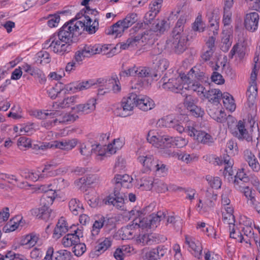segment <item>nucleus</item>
I'll return each instance as SVG.
<instances>
[{"label":"nucleus","mask_w":260,"mask_h":260,"mask_svg":"<svg viewBox=\"0 0 260 260\" xmlns=\"http://www.w3.org/2000/svg\"><path fill=\"white\" fill-rule=\"evenodd\" d=\"M147 217L150 229H155L161 220L166 218V214L163 211H159L156 214L153 213Z\"/></svg>","instance_id":"nucleus-35"},{"label":"nucleus","mask_w":260,"mask_h":260,"mask_svg":"<svg viewBox=\"0 0 260 260\" xmlns=\"http://www.w3.org/2000/svg\"><path fill=\"white\" fill-rule=\"evenodd\" d=\"M186 132L189 136L204 144L211 145L214 142L213 138L209 134L197 129L192 122L189 123L187 126Z\"/></svg>","instance_id":"nucleus-10"},{"label":"nucleus","mask_w":260,"mask_h":260,"mask_svg":"<svg viewBox=\"0 0 260 260\" xmlns=\"http://www.w3.org/2000/svg\"><path fill=\"white\" fill-rule=\"evenodd\" d=\"M21 222V220L14 218L8 222L4 227V231L6 233L13 232L19 227Z\"/></svg>","instance_id":"nucleus-51"},{"label":"nucleus","mask_w":260,"mask_h":260,"mask_svg":"<svg viewBox=\"0 0 260 260\" xmlns=\"http://www.w3.org/2000/svg\"><path fill=\"white\" fill-rule=\"evenodd\" d=\"M112 244V239L110 237L102 238L98 240V244L95 247L94 252L96 255L104 252L107 250Z\"/></svg>","instance_id":"nucleus-30"},{"label":"nucleus","mask_w":260,"mask_h":260,"mask_svg":"<svg viewBox=\"0 0 260 260\" xmlns=\"http://www.w3.org/2000/svg\"><path fill=\"white\" fill-rule=\"evenodd\" d=\"M128 215L129 218H134L133 222L135 226L142 229H150L148 217H143L144 214L142 211L137 209L132 210L128 212Z\"/></svg>","instance_id":"nucleus-16"},{"label":"nucleus","mask_w":260,"mask_h":260,"mask_svg":"<svg viewBox=\"0 0 260 260\" xmlns=\"http://www.w3.org/2000/svg\"><path fill=\"white\" fill-rule=\"evenodd\" d=\"M62 115L64 124L72 123L79 118L77 114L70 112H62Z\"/></svg>","instance_id":"nucleus-58"},{"label":"nucleus","mask_w":260,"mask_h":260,"mask_svg":"<svg viewBox=\"0 0 260 260\" xmlns=\"http://www.w3.org/2000/svg\"><path fill=\"white\" fill-rule=\"evenodd\" d=\"M166 153L170 156L175 157L178 158L186 163L191 162L194 157L193 155H190L186 153H179L177 152L173 151L172 152L170 150L167 151Z\"/></svg>","instance_id":"nucleus-44"},{"label":"nucleus","mask_w":260,"mask_h":260,"mask_svg":"<svg viewBox=\"0 0 260 260\" xmlns=\"http://www.w3.org/2000/svg\"><path fill=\"white\" fill-rule=\"evenodd\" d=\"M39 235L35 233H31L21 237L20 244L22 246H26L30 248L34 246L39 240Z\"/></svg>","instance_id":"nucleus-32"},{"label":"nucleus","mask_w":260,"mask_h":260,"mask_svg":"<svg viewBox=\"0 0 260 260\" xmlns=\"http://www.w3.org/2000/svg\"><path fill=\"white\" fill-rule=\"evenodd\" d=\"M211 116L215 120L220 123L224 122L226 119V114L221 110L212 114Z\"/></svg>","instance_id":"nucleus-61"},{"label":"nucleus","mask_w":260,"mask_h":260,"mask_svg":"<svg viewBox=\"0 0 260 260\" xmlns=\"http://www.w3.org/2000/svg\"><path fill=\"white\" fill-rule=\"evenodd\" d=\"M232 134L239 139H245L247 141L252 140L251 137L245 128L244 122L240 120L236 125L235 127H230Z\"/></svg>","instance_id":"nucleus-19"},{"label":"nucleus","mask_w":260,"mask_h":260,"mask_svg":"<svg viewBox=\"0 0 260 260\" xmlns=\"http://www.w3.org/2000/svg\"><path fill=\"white\" fill-rule=\"evenodd\" d=\"M259 16L256 12L247 14L244 21L245 28L251 31H254L257 28Z\"/></svg>","instance_id":"nucleus-22"},{"label":"nucleus","mask_w":260,"mask_h":260,"mask_svg":"<svg viewBox=\"0 0 260 260\" xmlns=\"http://www.w3.org/2000/svg\"><path fill=\"white\" fill-rule=\"evenodd\" d=\"M52 117L50 118H55V119L51 121V125H52V123L54 125L57 124H64L62 112H54V111H52Z\"/></svg>","instance_id":"nucleus-60"},{"label":"nucleus","mask_w":260,"mask_h":260,"mask_svg":"<svg viewBox=\"0 0 260 260\" xmlns=\"http://www.w3.org/2000/svg\"><path fill=\"white\" fill-rule=\"evenodd\" d=\"M44 206V212L42 214V217L41 219L45 220L52 219L55 216V213L52 210L49 208V205H43Z\"/></svg>","instance_id":"nucleus-62"},{"label":"nucleus","mask_w":260,"mask_h":260,"mask_svg":"<svg viewBox=\"0 0 260 260\" xmlns=\"http://www.w3.org/2000/svg\"><path fill=\"white\" fill-rule=\"evenodd\" d=\"M206 179L212 188L218 189L221 187L222 181L219 177L207 175Z\"/></svg>","instance_id":"nucleus-48"},{"label":"nucleus","mask_w":260,"mask_h":260,"mask_svg":"<svg viewBox=\"0 0 260 260\" xmlns=\"http://www.w3.org/2000/svg\"><path fill=\"white\" fill-rule=\"evenodd\" d=\"M187 40L186 32H181L177 31V29H173L171 36L166 41V44L168 47L174 49L176 53L179 54L185 50Z\"/></svg>","instance_id":"nucleus-7"},{"label":"nucleus","mask_w":260,"mask_h":260,"mask_svg":"<svg viewBox=\"0 0 260 260\" xmlns=\"http://www.w3.org/2000/svg\"><path fill=\"white\" fill-rule=\"evenodd\" d=\"M71 44L54 34L44 44V48H50L55 53L60 55L67 53L70 49Z\"/></svg>","instance_id":"nucleus-8"},{"label":"nucleus","mask_w":260,"mask_h":260,"mask_svg":"<svg viewBox=\"0 0 260 260\" xmlns=\"http://www.w3.org/2000/svg\"><path fill=\"white\" fill-rule=\"evenodd\" d=\"M96 101L94 98L90 99L85 104L77 105L72 109L76 110L78 112H82L85 114H89L95 110Z\"/></svg>","instance_id":"nucleus-23"},{"label":"nucleus","mask_w":260,"mask_h":260,"mask_svg":"<svg viewBox=\"0 0 260 260\" xmlns=\"http://www.w3.org/2000/svg\"><path fill=\"white\" fill-rule=\"evenodd\" d=\"M185 243L193 251L194 256L200 258L202 251L201 243L198 241H195L192 238L187 236L185 237Z\"/></svg>","instance_id":"nucleus-31"},{"label":"nucleus","mask_w":260,"mask_h":260,"mask_svg":"<svg viewBox=\"0 0 260 260\" xmlns=\"http://www.w3.org/2000/svg\"><path fill=\"white\" fill-rule=\"evenodd\" d=\"M170 139L171 136L159 133L154 130L150 131L147 137L149 143L156 148L161 149L169 147V141Z\"/></svg>","instance_id":"nucleus-11"},{"label":"nucleus","mask_w":260,"mask_h":260,"mask_svg":"<svg viewBox=\"0 0 260 260\" xmlns=\"http://www.w3.org/2000/svg\"><path fill=\"white\" fill-rule=\"evenodd\" d=\"M137 21V15L136 13L129 14L124 19L118 21L107 29L106 34L115 38L120 37L124 31Z\"/></svg>","instance_id":"nucleus-6"},{"label":"nucleus","mask_w":260,"mask_h":260,"mask_svg":"<svg viewBox=\"0 0 260 260\" xmlns=\"http://www.w3.org/2000/svg\"><path fill=\"white\" fill-rule=\"evenodd\" d=\"M185 79V74L184 73L180 74L177 78L169 79L167 82H166V78L163 77L161 80V82L163 83L162 87L164 89L172 92H179L181 90L184 89L183 86V84L186 83Z\"/></svg>","instance_id":"nucleus-12"},{"label":"nucleus","mask_w":260,"mask_h":260,"mask_svg":"<svg viewBox=\"0 0 260 260\" xmlns=\"http://www.w3.org/2000/svg\"><path fill=\"white\" fill-rule=\"evenodd\" d=\"M101 86H105V88L108 90L110 88V84H112V90L114 93H118L121 90V86L118 78L116 75H113L111 78L107 80L105 79H100L98 80Z\"/></svg>","instance_id":"nucleus-20"},{"label":"nucleus","mask_w":260,"mask_h":260,"mask_svg":"<svg viewBox=\"0 0 260 260\" xmlns=\"http://www.w3.org/2000/svg\"><path fill=\"white\" fill-rule=\"evenodd\" d=\"M169 28L167 22L164 20L158 21L154 28L156 33L161 34Z\"/></svg>","instance_id":"nucleus-56"},{"label":"nucleus","mask_w":260,"mask_h":260,"mask_svg":"<svg viewBox=\"0 0 260 260\" xmlns=\"http://www.w3.org/2000/svg\"><path fill=\"white\" fill-rule=\"evenodd\" d=\"M153 63L155 64V68L160 72H164L168 68L169 62L167 59L161 58L160 56L156 57Z\"/></svg>","instance_id":"nucleus-50"},{"label":"nucleus","mask_w":260,"mask_h":260,"mask_svg":"<svg viewBox=\"0 0 260 260\" xmlns=\"http://www.w3.org/2000/svg\"><path fill=\"white\" fill-rule=\"evenodd\" d=\"M197 229L201 230L209 237H213L215 238V234L213 228L205 222H198L197 224Z\"/></svg>","instance_id":"nucleus-45"},{"label":"nucleus","mask_w":260,"mask_h":260,"mask_svg":"<svg viewBox=\"0 0 260 260\" xmlns=\"http://www.w3.org/2000/svg\"><path fill=\"white\" fill-rule=\"evenodd\" d=\"M137 94L131 93L128 95L124 98L121 101V108L122 112L120 113L122 117H126L129 115L134 108L137 107Z\"/></svg>","instance_id":"nucleus-15"},{"label":"nucleus","mask_w":260,"mask_h":260,"mask_svg":"<svg viewBox=\"0 0 260 260\" xmlns=\"http://www.w3.org/2000/svg\"><path fill=\"white\" fill-rule=\"evenodd\" d=\"M23 69L25 72L29 73L31 76L37 75L38 77H41L42 72L38 69L32 67L27 63H25L22 66Z\"/></svg>","instance_id":"nucleus-55"},{"label":"nucleus","mask_w":260,"mask_h":260,"mask_svg":"<svg viewBox=\"0 0 260 260\" xmlns=\"http://www.w3.org/2000/svg\"><path fill=\"white\" fill-rule=\"evenodd\" d=\"M80 98L79 96L73 95L64 98L62 101L55 103L53 104V107L54 108H66L71 107L75 104L80 102Z\"/></svg>","instance_id":"nucleus-33"},{"label":"nucleus","mask_w":260,"mask_h":260,"mask_svg":"<svg viewBox=\"0 0 260 260\" xmlns=\"http://www.w3.org/2000/svg\"><path fill=\"white\" fill-rule=\"evenodd\" d=\"M108 49V46L105 45H85L84 46L81 47L79 50L75 53L74 60L80 64L85 57H89L101 53L106 54V51Z\"/></svg>","instance_id":"nucleus-5"},{"label":"nucleus","mask_w":260,"mask_h":260,"mask_svg":"<svg viewBox=\"0 0 260 260\" xmlns=\"http://www.w3.org/2000/svg\"><path fill=\"white\" fill-rule=\"evenodd\" d=\"M77 144V140L75 139H63L61 140L53 141L54 148L66 151L72 150Z\"/></svg>","instance_id":"nucleus-25"},{"label":"nucleus","mask_w":260,"mask_h":260,"mask_svg":"<svg viewBox=\"0 0 260 260\" xmlns=\"http://www.w3.org/2000/svg\"><path fill=\"white\" fill-rule=\"evenodd\" d=\"M157 36L158 34L153 30H145L129 38L126 43L120 44V48L124 50L129 47L137 46L141 43L152 44L155 40L157 39Z\"/></svg>","instance_id":"nucleus-4"},{"label":"nucleus","mask_w":260,"mask_h":260,"mask_svg":"<svg viewBox=\"0 0 260 260\" xmlns=\"http://www.w3.org/2000/svg\"><path fill=\"white\" fill-rule=\"evenodd\" d=\"M222 96V92L218 89H211L207 91L204 98L207 99L214 104H218Z\"/></svg>","instance_id":"nucleus-37"},{"label":"nucleus","mask_w":260,"mask_h":260,"mask_svg":"<svg viewBox=\"0 0 260 260\" xmlns=\"http://www.w3.org/2000/svg\"><path fill=\"white\" fill-rule=\"evenodd\" d=\"M169 141V147L176 146L179 148H182L187 145L188 141L183 138L176 137H171Z\"/></svg>","instance_id":"nucleus-47"},{"label":"nucleus","mask_w":260,"mask_h":260,"mask_svg":"<svg viewBox=\"0 0 260 260\" xmlns=\"http://www.w3.org/2000/svg\"><path fill=\"white\" fill-rule=\"evenodd\" d=\"M185 82H188L190 81L200 82L202 83H207L209 80L208 76L205 74L203 71H201L199 68L196 67L192 68L188 72L187 75H185Z\"/></svg>","instance_id":"nucleus-17"},{"label":"nucleus","mask_w":260,"mask_h":260,"mask_svg":"<svg viewBox=\"0 0 260 260\" xmlns=\"http://www.w3.org/2000/svg\"><path fill=\"white\" fill-rule=\"evenodd\" d=\"M80 153L85 157H88L93 153L97 156V159L101 160V157L105 156L106 152L105 150L103 148L102 145L99 144L92 145L87 143L81 145Z\"/></svg>","instance_id":"nucleus-13"},{"label":"nucleus","mask_w":260,"mask_h":260,"mask_svg":"<svg viewBox=\"0 0 260 260\" xmlns=\"http://www.w3.org/2000/svg\"><path fill=\"white\" fill-rule=\"evenodd\" d=\"M183 87L185 89L191 90L196 91L198 95L201 97L204 98V95L207 92L205 87L198 82L189 81L183 84Z\"/></svg>","instance_id":"nucleus-27"},{"label":"nucleus","mask_w":260,"mask_h":260,"mask_svg":"<svg viewBox=\"0 0 260 260\" xmlns=\"http://www.w3.org/2000/svg\"><path fill=\"white\" fill-rule=\"evenodd\" d=\"M223 221L225 223L229 224V229L234 227L235 217L233 214L222 213Z\"/></svg>","instance_id":"nucleus-64"},{"label":"nucleus","mask_w":260,"mask_h":260,"mask_svg":"<svg viewBox=\"0 0 260 260\" xmlns=\"http://www.w3.org/2000/svg\"><path fill=\"white\" fill-rule=\"evenodd\" d=\"M138 184L140 185L139 188L143 190H150L154 185V180L148 176H144L138 181Z\"/></svg>","instance_id":"nucleus-42"},{"label":"nucleus","mask_w":260,"mask_h":260,"mask_svg":"<svg viewBox=\"0 0 260 260\" xmlns=\"http://www.w3.org/2000/svg\"><path fill=\"white\" fill-rule=\"evenodd\" d=\"M136 72H137V78L132 81V88L140 89L148 84V82L147 78L150 77H152V75L150 69L146 67H139Z\"/></svg>","instance_id":"nucleus-14"},{"label":"nucleus","mask_w":260,"mask_h":260,"mask_svg":"<svg viewBox=\"0 0 260 260\" xmlns=\"http://www.w3.org/2000/svg\"><path fill=\"white\" fill-rule=\"evenodd\" d=\"M214 164L216 165H224V170L223 174L225 178H227L229 182H233L235 187L237 189H241L242 185L244 182L248 181V178L243 170L237 172L234 175V172L232 168L233 160L228 154H224L221 157H216L214 158Z\"/></svg>","instance_id":"nucleus-3"},{"label":"nucleus","mask_w":260,"mask_h":260,"mask_svg":"<svg viewBox=\"0 0 260 260\" xmlns=\"http://www.w3.org/2000/svg\"><path fill=\"white\" fill-rule=\"evenodd\" d=\"M237 44L238 47L237 53L240 58H243L245 54V50L247 46V39L243 33L238 34Z\"/></svg>","instance_id":"nucleus-36"},{"label":"nucleus","mask_w":260,"mask_h":260,"mask_svg":"<svg viewBox=\"0 0 260 260\" xmlns=\"http://www.w3.org/2000/svg\"><path fill=\"white\" fill-rule=\"evenodd\" d=\"M221 98L224 107L231 112L234 111L236 109V105L233 96L228 93H224Z\"/></svg>","instance_id":"nucleus-43"},{"label":"nucleus","mask_w":260,"mask_h":260,"mask_svg":"<svg viewBox=\"0 0 260 260\" xmlns=\"http://www.w3.org/2000/svg\"><path fill=\"white\" fill-rule=\"evenodd\" d=\"M71 252L67 250H60L54 254L55 260H67L70 258Z\"/></svg>","instance_id":"nucleus-57"},{"label":"nucleus","mask_w":260,"mask_h":260,"mask_svg":"<svg viewBox=\"0 0 260 260\" xmlns=\"http://www.w3.org/2000/svg\"><path fill=\"white\" fill-rule=\"evenodd\" d=\"M137 107L144 111L152 109L155 103L152 99L144 95H137Z\"/></svg>","instance_id":"nucleus-21"},{"label":"nucleus","mask_w":260,"mask_h":260,"mask_svg":"<svg viewBox=\"0 0 260 260\" xmlns=\"http://www.w3.org/2000/svg\"><path fill=\"white\" fill-rule=\"evenodd\" d=\"M154 237L152 234H143L140 235L137 239V241L139 243H141L143 245H150L154 241Z\"/></svg>","instance_id":"nucleus-52"},{"label":"nucleus","mask_w":260,"mask_h":260,"mask_svg":"<svg viewBox=\"0 0 260 260\" xmlns=\"http://www.w3.org/2000/svg\"><path fill=\"white\" fill-rule=\"evenodd\" d=\"M82 233L80 231H75L74 233L68 234L62 239V244L65 247H70L74 246L75 244L79 242V237Z\"/></svg>","instance_id":"nucleus-26"},{"label":"nucleus","mask_w":260,"mask_h":260,"mask_svg":"<svg viewBox=\"0 0 260 260\" xmlns=\"http://www.w3.org/2000/svg\"><path fill=\"white\" fill-rule=\"evenodd\" d=\"M165 121V126L169 127H172L175 129L180 133H182L185 131L184 127L180 125L179 121L171 116H167L165 119H162L161 121Z\"/></svg>","instance_id":"nucleus-39"},{"label":"nucleus","mask_w":260,"mask_h":260,"mask_svg":"<svg viewBox=\"0 0 260 260\" xmlns=\"http://www.w3.org/2000/svg\"><path fill=\"white\" fill-rule=\"evenodd\" d=\"M39 189L45 192L41 198V204L42 205H52L56 196L55 190L52 189H46V187L44 185L41 186Z\"/></svg>","instance_id":"nucleus-28"},{"label":"nucleus","mask_w":260,"mask_h":260,"mask_svg":"<svg viewBox=\"0 0 260 260\" xmlns=\"http://www.w3.org/2000/svg\"><path fill=\"white\" fill-rule=\"evenodd\" d=\"M69 207L71 212L75 215L81 213L83 210L82 204L77 199H72L70 201Z\"/></svg>","instance_id":"nucleus-41"},{"label":"nucleus","mask_w":260,"mask_h":260,"mask_svg":"<svg viewBox=\"0 0 260 260\" xmlns=\"http://www.w3.org/2000/svg\"><path fill=\"white\" fill-rule=\"evenodd\" d=\"M86 22L77 19H72L66 22L58 30L57 32L54 33L64 41H67L70 44L75 42L77 40V37L81 34L83 30L86 28L90 34H93L95 32V26L91 25V20L88 17H85Z\"/></svg>","instance_id":"nucleus-1"},{"label":"nucleus","mask_w":260,"mask_h":260,"mask_svg":"<svg viewBox=\"0 0 260 260\" xmlns=\"http://www.w3.org/2000/svg\"><path fill=\"white\" fill-rule=\"evenodd\" d=\"M254 64L250 75L251 85L248 88L246 93L248 101L251 104H253L257 95V88L255 81L257 72L260 68V62L258 61L257 56L254 57Z\"/></svg>","instance_id":"nucleus-9"},{"label":"nucleus","mask_w":260,"mask_h":260,"mask_svg":"<svg viewBox=\"0 0 260 260\" xmlns=\"http://www.w3.org/2000/svg\"><path fill=\"white\" fill-rule=\"evenodd\" d=\"M36 62L46 64L50 62V57L49 54L46 51H41L36 54Z\"/></svg>","instance_id":"nucleus-49"},{"label":"nucleus","mask_w":260,"mask_h":260,"mask_svg":"<svg viewBox=\"0 0 260 260\" xmlns=\"http://www.w3.org/2000/svg\"><path fill=\"white\" fill-rule=\"evenodd\" d=\"M47 22L48 25L52 28L57 27L60 21V16L58 14L50 15Z\"/></svg>","instance_id":"nucleus-63"},{"label":"nucleus","mask_w":260,"mask_h":260,"mask_svg":"<svg viewBox=\"0 0 260 260\" xmlns=\"http://www.w3.org/2000/svg\"><path fill=\"white\" fill-rule=\"evenodd\" d=\"M57 164L55 160H51L49 163L47 164L43 170V172H47V174L49 176H55L58 175L60 171V169L56 170H51V168H55L57 166Z\"/></svg>","instance_id":"nucleus-46"},{"label":"nucleus","mask_w":260,"mask_h":260,"mask_svg":"<svg viewBox=\"0 0 260 260\" xmlns=\"http://www.w3.org/2000/svg\"><path fill=\"white\" fill-rule=\"evenodd\" d=\"M137 155L139 162L147 170L153 169L154 164H156L157 160H154L153 155L148 152H142V150L141 149L137 151Z\"/></svg>","instance_id":"nucleus-18"},{"label":"nucleus","mask_w":260,"mask_h":260,"mask_svg":"<svg viewBox=\"0 0 260 260\" xmlns=\"http://www.w3.org/2000/svg\"><path fill=\"white\" fill-rule=\"evenodd\" d=\"M33 115L38 119H46L52 117V110L35 111L33 112Z\"/></svg>","instance_id":"nucleus-54"},{"label":"nucleus","mask_w":260,"mask_h":260,"mask_svg":"<svg viewBox=\"0 0 260 260\" xmlns=\"http://www.w3.org/2000/svg\"><path fill=\"white\" fill-rule=\"evenodd\" d=\"M133 178L128 175H116L112 180L115 184L113 194H110L105 198L103 202L106 205H113L118 209L123 210L124 208V200L123 197V192H120L121 187L128 188L132 186Z\"/></svg>","instance_id":"nucleus-2"},{"label":"nucleus","mask_w":260,"mask_h":260,"mask_svg":"<svg viewBox=\"0 0 260 260\" xmlns=\"http://www.w3.org/2000/svg\"><path fill=\"white\" fill-rule=\"evenodd\" d=\"M68 230V225L66 220L63 217H61L54 229L53 237L56 239L59 238L62 234L66 233Z\"/></svg>","instance_id":"nucleus-34"},{"label":"nucleus","mask_w":260,"mask_h":260,"mask_svg":"<svg viewBox=\"0 0 260 260\" xmlns=\"http://www.w3.org/2000/svg\"><path fill=\"white\" fill-rule=\"evenodd\" d=\"M123 140L118 138L115 139L112 144H109L107 146H102L106 152L104 156H109L111 154L115 153L117 150L123 147Z\"/></svg>","instance_id":"nucleus-29"},{"label":"nucleus","mask_w":260,"mask_h":260,"mask_svg":"<svg viewBox=\"0 0 260 260\" xmlns=\"http://www.w3.org/2000/svg\"><path fill=\"white\" fill-rule=\"evenodd\" d=\"M94 85L92 81H86L80 83H72L69 85L68 89L73 92L82 91L89 88Z\"/></svg>","instance_id":"nucleus-40"},{"label":"nucleus","mask_w":260,"mask_h":260,"mask_svg":"<svg viewBox=\"0 0 260 260\" xmlns=\"http://www.w3.org/2000/svg\"><path fill=\"white\" fill-rule=\"evenodd\" d=\"M206 198L205 204L207 206L211 207L214 205V202L216 200L217 194H214L211 189H208L206 192Z\"/></svg>","instance_id":"nucleus-53"},{"label":"nucleus","mask_w":260,"mask_h":260,"mask_svg":"<svg viewBox=\"0 0 260 260\" xmlns=\"http://www.w3.org/2000/svg\"><path fill=\"white\" fill-rule=\"evenodd\" d=\"M73 249V252L75 255L79 256L82 255L86 251V246L84 243L79 242L75 244Z\"/></svg>","instance_id":"nucleus-59"},{"label":"nucleus","mask_w":260,"mask_h":260,"mask_svg":"<svg viewBox=\"0 0 260 260\" xmlns=\"http://www.w3.org/2000/svg\"><path fill=\"white\" fill-rule=\"evenodd\" d=\"M244 157L251 169L254 172L260 171V164L255 155L249 150L246 149L244 151Z\"/></svg>","instance_id":"nucleus-24"},{"label":"nucleus","mask_w":260,"mask_h":260,"mask_svg":"<svg viewBox=\"0 0 260 260\" xmlns=\"http://www.w3.org/2000/svg\"><path fill=\"white\" fill-rule=\"evenodd\" d=\"M108 219L102 217L98 220H95L92 225L91 230V239H94L98 236L101 229L107 224Z\"/></svg>","instance_id":"nucleus-38"}]
</instances>
